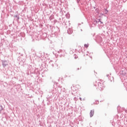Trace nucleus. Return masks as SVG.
I'll return each instance as SVG.
<instances>
[{"mask_svg":"<svg viewBox=\"0 0 127 127\" xmlns=\"http://www.w3.org/2000/svg\"><path fill=\"white\" fill-rule=\"evenodd\" d=\"M79 99H80V101H82V98L80 97Z\"/></svg>","mask_w":127,"mask_h":127,"instance_id":"9","label":"nucleus"},{"mask_svg":"<svg viewBox=\"0 0 127 127\" xmlns=\"http://www.w3.org/2000/svg\"><path fill=\"white\" fill-rule=\"evenodd\" d=\"M99 22H101V23H103V22L101 21V20H100V19L99 20Z\"/></svg>","mask_w":127,"mask_h":127,"instance_id":"8","label":"nucleus"},{"mask_svg":"<svg viewBox=\"0 0 127 127\" xmlns=\"http://www.w3.org/2000/svg\"><path fill=\"white\" fill-rule=\"evenodd\" d=\"M98 89L100 91H102L103 90V84L100 82L98 83Z\"/></svg>","mask_w":127,"mask_h":127,"instance_id":"1","label":"nucleus"},{"mask_svg":"<svg viewBox=\"0 0 127 127\" xmlns=\"http://www.w3.org/2000/svg\"><path fill=\"white\" fill-rule=\"evenodd\" d=\"M105 13H108V10L105 9Z\"/></svg>","mask_w":127,"mask_h":127,"instance_id":"7","label":"nucleus"},{"mask_svg":"<svg viewBox=\"0 0 127 127\" xmlns=\"http://www.w3.org/2000/svg\"><path fill=\"white\" fill-rule=\"evenodd\" d=\"M107 77H109V74H107Z\"/></svg>","mask_w":127,"mask_h":127,"instance_id":"10","label":"nucleus"},{"mask_svg":"<svg viewBox=\"0 0 127 127\" xmlns=\"http://www.w3.org/2000/svg\"><path fill=\"white\" fill-rule=\"evenodd\" d=\"M94 111L91 110L90 113V118H92V117L94 116Z\"/></svg>","mask_w":127,"mask_h":127,"instance_id":"4","label":"nucleus"},{"mask_svg":"<svg viewBox=\"0 0 127 127\" xmlns=\"http://www.w3.org/2000/svg\"><path fill=\"white\" fill-rule=\"evenodd\" d=\"M1 111H2V106H0V114L1 113Z\"/></svg>","mask_w":127,"mask_h":127,"instance_id":"5","label":"nucleus"},{"mask_svg":"<svg viewBox=\"0 0 127 127\" xmlns=\"http://www.w3.org/2000/svg\"><path fill=\"white\" fill-rule=\"evenodd\" d=\"M72 33L73 30H72V29L69 28L67 30V33H68V34H72Z\"/></svg>","mask_w":127,"mask_h":127,"instance_id":"3","label":"nucleus"},{"mask_svg":"<svg viewBox=\"0 0 127 127\" xmlns=\"http://www.w3.org/2000/svg\"><path fill=\"white\" fill-rule=\"evenodd\" d=\"M84 46L86 48H88V47H89V45L88 44H85Z\"/></svg>","mask_w":127,"mask_h":127,"instance_id":"6","label":"nucleus"},{"mask_svg":"<svg viewBox=\"0 0 127 127\" xmlns=\"http://www.w3.org/2000/svg\"><path fill=\"white\" fill-rule=\"evenodd\" d=\"M2 64L3 67H6L8 65L7 62L6 61H2Z\"/></svg>","mask_w":127,"mask_h":127,"instance_id":"2","label":"nucleus"}]
</instances>
